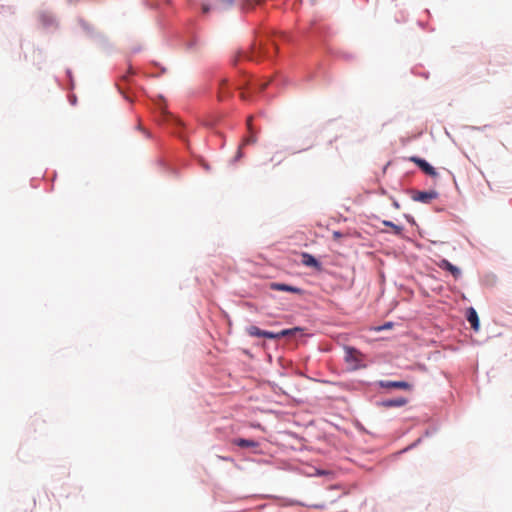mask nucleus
<instances>
[{
  "mask_svg": "<svg viewBox=\"0 0 512 512\" xmlns=\"http://www.w3.org/2000/svg\"><path fill=\"white\" fill-rule=\"evenodd\" d=\"M411 161L416 163L418 167L427 175L431 177H436L437 172L434 167H432L428 162H426L424 159L418 158V157H412Z\"/></svg>",
  "mask_w": 512,
  "mask_h": 512,
  "instance_id": "4",
  "label": "nucleus"
},
{
  "mask_svg": "<svg viewBox=\"0 0 512 512\" xmlns=\"http://www.w3.org/2000/svg\"><path fill=\"white\" fill-rule=\"evenodd\" d=\"M407 399L404 397H398L395 399H390L382 402V405L384 407L390 408V407H402L407 404Z\"/></svg>",
  "mask_w": 512,
  "mask_h": 512,
  "instance_id": "11",
  "label": "nucleus"
},
{
  "mask_svg": "<svg viewBox=\"0 0 512 512\" xmlns=\"http://www.w3.org/2000/svg\"><path fill=\"white\" fill-rule=\"evenodd\" d=\"M247 333L250 336L263 337L264 330H261L257 326H250V327L247 328Z\"/></svg>",
  "mask_w": 512,
  "mask_h": 512,
  "instance_id": "15",
  "label": "nucleus"
},
{
  "mask_svg": "<svg viewBox=\"0 0 512 512\" xmlns=\"http://www.w3.org/2000/svg\"><path fill=\"white\" fill-rule=\"evenodd\" d=\"M256 141H257L256 132L252 131V133H249V135L243 139L242 144L238 148V151H237V154H236V158L240 159L243 156V153H242L243 146L250 145V144H255Z\"/></svg>",
  "mask_w": 512,
  "mask_h": 512,
  "instance_id": "9",
  "label": "nucleus"
},
{
  "mask_svg": "<svg viewBox=\"0 0 512 512\" xmlns=\"http://www.w3.org/2000/svg\"><path fill=\"white\" fill-rule=\"evenodd\" d=\"M254 6H255V1H253V0H244L241 3V9L245 10V11L252 9Z\"/></svg>",
  "mask_w": 512,
  "mask_h": 512,
  "instance_id": "16",
  "label": "nucleus"
},
{
  "mask_svg": "<svg viewBox=\"0 0 512 512\" xmlns=\"http://www.w3.org/2000/svg\"><path fill=\"white\" fill-rule=\"evenodd\" d=\"M467 320L470 323L473 330L478 331L480 328L479 317L475 309L470 308L468 310Z\"/></svg>",
  "mask_w": 512,
  "mask_h": 512,
  "instance_id": "10",
  "label": "nucleus"
},
{
  "mask_svg": "<svg viewBox=\"0 0 512 512\" xmlns=\"http://www.w3.org/2000/svg\"><path fill=\"white\" fill-rule=\"evenodd\" d=\"M438 266H439L441 269H443V270H447V271H449V272L453 275V277H454L455 279H458V278L461 276V270H460L458 267H456V266H454L453 264H451V263H450L448 260H446V259H442V260L439 262Z\"/></svg>",
  "mask_w": 512,
  "mask_h": 512,
  "instance_id": "7",
  "label": "nucleus"
},
{
  "mask_svg": "<svg viewBox=\"0 0 512 512\" xmlns=\"http://www.w3.org/2000/svg\"><path fill=\"white\" fill-rule=\"evenodd\" d=\"M233 443L241 448H255L258 446L256 441L242 438L233 440Z\"/></svg>",
  "mask_w": 512,
  "mask_h": 512,
  "instance_id": "12",
  "label": "nucleus"
},
{
  "mask_svg": "<svg viewBox=\"0 0 512 512\" xmlns=\"http://www.w3.org/2000/svg\"><path fill=\"white\" fill-rule=\"evenodd\" d=\"M240 98L243 101H250V100H252V95H251V93H247L245 91H241L240 92Z\"/></svg>",
  "mask_w": 512,
  "mask_h": 512,
  "instance_id": "17",
  "label": "nucleus"
},
{
  "mask_svg": "<svg viewBox=\"0 0 512 512\" xmlns=\"http://www.w3.org/2000/svg\"><path fill=\"white\" fill-rule=\"evenodd\" d=\"M269 288L271 290H275V291H284V292H290V293H295V294H299V295L303 294V290L301 288L291 286L288 284H284V283L272 282L269 284Z\"/></svg>",
  "mask_w": 512,
  "mask_h": 512,
  "instance_id": "2",
  "label": "nucleus"
},
{
  "mask_svg": "<svg viewBox=\"0 0 512 512\" xmlns=\"http://www.w3.org/2000/svg\"><path fill=\"white\" fill-rule=\"evenodd\" d=\"M438 196L437 192L435 191H428V192H417L413 199L415 201L423 202V203H430L432 200L436 199Z\"/></svg>",
  "mask_w": 512,
  "mask_h": 512,
  "instance_id": "8",
  "label": "nucleus"
},
{
  "mask_svg": "<svg viewBox=\"0 0 512 512\" xmlns=\"http://www.w3.org/2000/svg\"><path fill=\"white\" fill-rule=\"evenodd\" d=\"M382 223H383V225H385V226H387V227L392 228L393 233H394L395 235H401V234H402V232H403V227H402V226L396 225V224H394V223H393V222H391V221L384 220Z\"/></svg>",
  "mask_w": 512,
  "mask_h": 512,
  "instance_id": "14",
  "label": "nucleus"
},
{
  "mask_svg": "<svg viewBox=\"0 0 512 512\" xmlns=\"http://www.w3.org/2000/svg\"><path fill=\"white\" fill-rule=\"evenodd\" d=\"M267 85H268V82L260 83L257 85V89L259 91H263L267 87ZM254 88L256 89V86Z\"/></svg>",
  "mask_w": 512,
  "mask_h": 512,
  "instance_id": "20",
  "label": "nucleus"
},
{
  "mask_svg": "<svg viewBox=\"0 0 512 512\" xmlns=\"http://www.w3.org/2000/svg\"><path fill=\"white\" fill-rule=\"evenodd\" d=\"M81 29L85 32H88L90 30L89 24L85 22L84 20L80 21Z\"/></svg>",
  "mask_w": 512,
  "mask_h": 512,
  "instance_id": "19",
  "label": "nucleus"
},
{
  "mask_svg": "<svg viewBox=\"0 0 512 512\" xmlns=\"http://www.w3.org/2000/svg\"><path fill=\"white\" fill-rule=\"evenodd\" d=\"M252 121H253V117L252 116H249L247 118V121H246V125H247V129H248V132L249 133H252L253 130V126H252Z\"/></svg>",
  "mask_w": 512,
  "mask_h": 512,
  "instance_id": "18",
  "label": "nucleus"
},
{
  "mask_svg": "<svg viewBox=\"0 0 512 512\" xmlns=\"http://www.w3.org/2000/svg\"><path fill=\"white\" fill-rule=\"evenodd\" d=\"M291 333H292V330H282L279 333L264 331L263 337L268 338V339H278V338L284 337L286 335H289Z\"/></svg>",
  "mask_w": 512,
  "mask_h": 512,
  "instance_id": "13",
  "label": "nucleus"
},
{
  "mask_svg": "<svg viewBox=\"0 0 512 512\" xmlns=\"http://www.w3.org/2000/svg\"><path fill=\"white\" fill-rule=\"evenodd\" d=\"M379 386L381 388H386V389L395 388V389L410 390L412 388V385L409 384L408 382H405V381H386V380H382V381H379Z\"/></svg>",
  "mask_w": 512,
  "mask_h": 512,
  "instance_id": "3",
  "label": "nucleus"
},
{
  "mask_svg": "<svg viewBox=\"0 0 512 512\" xmlns=\"http://www.w3.org/2000/svg\"><path fill=\"white\" fill-rule=\"evenodd\" d=\"M219 98L223 99V92L222 91H220V93H219Z\"/></svg>",
  "mask_w": 512,
  "mask_h": 512,
  "instance_id": "21",
  "label": "nucleus"
},
{
  "mask_svg": "<svg viewBox=\"0 0 512 512\" xmlns=\"http://www.w3.org/2000/svg\"><path fill=\"white\" fill-rule=\"evenodd\" d=\"M363 355L357 349L352 347L345 348V360L348 363L353 365V369H357L360 367V362L362 361Z\"/></svg>",
  "mask_w": 512,
  "mask_h": 512,
  "instance_id": "1",
  "label": "nucleus"
},
{
  "mask_svg": "<svg viewBox=\"0 0 512 512\" xmlns=\"http://www.w3.org/2000/svg\"><path fill=\"white\" fill-rule=\"evenodd\" d=\"M301 263L318 271L322 269L321 263L313 255L306 252L301 254Z\"/></svg>",
  "mask_w": 512,
  "mask_h": 512,
  "instance_id": "6",
  "label": "nucleus"
},
{
  "mask_svg": "<svg viewBox=\"0 0 512 512\" xmlns=\"http://www.w3.org/2000/svg\"><path fill=\"white\" fill-rule=\"evenodd\" d=\"M41 23L43 24V28L46 29H54L57 28V23L54 15L50 12H42L39 16Z\"/></svg>",
  "mask_w": 512,
  "mask_h": 512,
  "instance_id": "5",
  "label": "nucleus"
}]
</instances>
